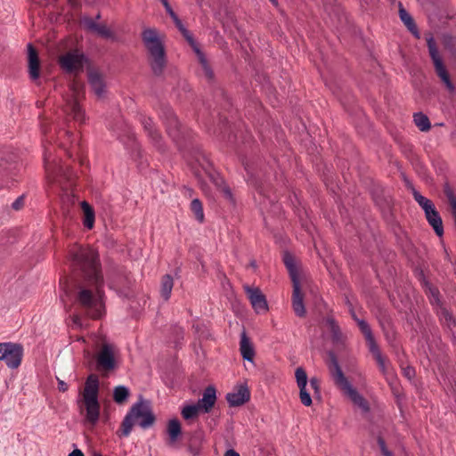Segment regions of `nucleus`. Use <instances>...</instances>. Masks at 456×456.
Listing matches in <instances>:
<instances>
[{"label":"nucleus","mask_w":456,"mask_h":456,"mask_svg":"<svg viewBox=\"0 0 456 456\" xmlns=\"http://www.w3.org/2000/svg\"><path fill=\"white\" fill-rule=\"evenodd\" d=\"M71 319H72L73 325L76 328H82L83 327L82 319H81V317L78 314H73L71 316Z\"/></svg>","instance_id":"42"},{"label":"nucleus","mask_w":456,"mask_h":456,"mask_svg":"<svg viewBox=\"0 0 456 456\" xmlns=\"http://www.w3.org/2000/svg\"><path fill=\"white\" fill-rule=\"evenodd\" d=\"M284 264L289 272V275H290L292 283L295 284V281L299 282L294 258L292 257V256H290L288 253L285 254L284 255Z\"/></svg>","instance_id":"29"},{"label":"nucleus","mask_w":456,"mask_h":456,"mask_svg":"<svg viewBox=\"0 0 456 456\" xmlns=\"http://www.w3.org/2000/svg\"><path fill=\"white\" fill-rule=\"evenodd\" d=\"M379 444L382 453L385 456H392L390 452H388V450L387 449L385 442L381 438L379 439Z\"/></svg>","instance_id":"46"},{"label":"nucleus","mask_w":456,"mask_h":456,"mask_svg":"<svg viewBox=\"0 0 456 456\" xmlns=\"http://www.w3.org/2000/svg\"><path fill=\"white\" fill-rule=\"evenodd\" d=\"M96 370L101 373L114 370V352L111 346H102L96 357Z\"/></svg>","instance_id":"11"},{"label":"nucleus","mask_w":456,"mask_h":456,"mask_svg":"<svg viewBox=\"0 0 456 456\" xmlns=\"http://www.w3.org/2000/svg\"><path fill=\"white\" fill-rule=\"evenodd\" d=\"M452 208V213L456 222V198L449 201Z\"/></svg>","instance_id":"47"},{"label":"nucleus","mask_w":456,"mask_h":456,"mask_svg":"<svg viewBox=\"0 0 456 456\" xmlns=\"http://www.w3.org/2000/svg\"><path fill=\"white\" fill-rule=\"evenodd\" d=\"M270 1H271L272 3H273V4H276V3H277V1H276V0H270Z\"/></svg>","instance_id":"57"},{"label":"nucleus","mask_w":456,"mask_h":456,"mask_svg":"<svg viewBox=\"0 0 456 456\" xmlns=\"http://www.w3.org/2000/svg\"><path fill=\"white\" fill-rule=\"evenodd\" d=\"M424 287L426 289V293L429 297V299L432 304H439V292L436 288L433 287L428 281L424 282Z\"/></svg>","instance_id":"37"},{"label":"nucleus","mask_w":456,"mask_h":456,"mask_svg":"<svg viewBox=\"0 0 456 456\" xmlns=\"http://www.w3.org/2000/svg\"><path fill=\"white\" fill-rule=\"evenodd\" d=\"M444 317L445 319V321L447 322V324L448 326H451V322L454 323V320L452 319V315L446 312V311H444Z\"/></svg>","instance_id":"48"},{"label":"nucleus","mask_w":456,"mask_h":456,"mask_svg":"<svg viewBox=\"0 0 456 456\" xmlns=\"http://www.w3.org/2000/svg\"><path fill=\"white\" fill-rule=\"evenodd\" d=\"M81 208L84 213V225L87 229H92L94 224V212L86 201L81 202Z\"/></svg>","instance_id":"25"},{"label":"nucleus","mask_w":456,"mask_h":456,"mask_svg":"<svg viewBox=\"0 0 456 456\" xmlns=\"http://www.w3.org/2000/svg\"><path fill=\"white\" fill-rule=\"evenodd\" d=\"M354 320L356 321V322L359 326V329L364 335L366 342L368 344V346L370 347L371 346L376 345L374 337L372 335V332H371V330H370L369 324L364 320H361L356 317H354Z\"/></svg>","instance_id":"27"},{"label":"nucleus","mask_w":456,"mask_h":456,"mask_svg":"<svg viewBox=\"0 0 456 456\" xmlns=\"http://www.w3.org/2000/svg\"><path fill=\"white\" fill-rule=\"evenodd\" d=\"M428 224L433 227L437 236L441 237L444 234V227L442 218L436 208L425 213Z\"/></svg>","instance_id":"20"},{"label":"nucleus","mask_w":456,"mask_h":456,"mask_svg":"<svg viewBox=\"0 0 456 456\" xmlns=\"http://www.w3.org/2000/svg\"><path fill=\"white\" fill-rule=\"evenodd\" d=\"M413 121L416 126L422 132H427L431 127V124L428 116L422 112L415 113L413 116Z\"/></svg>","instance_id":"28"},{"label":"nucleus","mask_w":456,"mask_h":456,"mask_svg":"<svg viewBox=\"0 0 456 456\" xmlns=\"http://www.w3.org/2000/svg\"><path fill=\"white\" fill-rule=\"evenodd\" d=\"M88 81L94 94L99 98L103 97L105 94V85L102 77L98 73L90 72Z\"/></svg>","instance_id":"22"},{"label":"nucleus","mask_w":456,"mask_h":456,"mask_svg":"<svg viewBox=\"0 0 456 456\" xmlns=\"http://www.w3.org/2000/svg\"><path fill=\"white\" fill-rule=\"evenodd\" d=\"M224 456H240V454L232 449L228 450Z\"/></svg>","instance_id":"52"},{"label":"nucleus","mask_w":456,"mask_h":456,"mask_svg":"<svg viewBox=\"0 0 456 456\" xmlns=\"http://www.w3.org/2000/svg\"><path fill=\"white\" fill-rule=\"evenodd\" d=\"M64 134L69 138L70 136H72V133L69 132V131H65Z\"/></svg>","instance_id":"55"},{"label":"nucleus","mask_w":456,"mask_h":456,"mask_svg":"<svg viewBox=\"0 0 456 456\" xmlns=\"http://www.w3.org/2000/svg\"><path fill=\"white\" fill-rule=\"evenodd\" d=\"M23 204H24V197L20 196L12 203V207L13 209L19 210L21 208Z\"/></svg>","instance_id":"43"},{"label":"nucleus","mask_w":456,"mask_h":456,"mask_svg":"<svg viewBox=\"0 0 456 456\" xmlns=\"http://www.w3.org/2000/svg\"><path fill=\"white\" fill-rule=\"evenodd\" d=\"M99 379L95 374H90L86 380L82 392V401L86 408V419L94 424L100 415V403L98 401Z\"/></svg>","instance_id":"3"},{"label":"nucleus","mask_w":456,"mask_h":456,"mask_svg":"<svg viewBox=\"0 0 456 456\" xmlns=\"http://www.w3.org/2000/svg\"><path fill=\"white\" fill-rule=\"evenodd\" d=\"M200 412L202 411L197 403L184 406L182 410V415L185 419H192L196 417Z\"/></svg>","instance_id":"35"},{"label":"nucleus","mask_w":456,"mask_h":456,"mask_svg":"<svg viewBox=\"0 0 456 456\" xmlns=\"http://www.w3.org/2000/svg\"><path fill=\"white\" fill-rule=\"evenodd\" d=\"M216 400V389L214 387H208L203 395L202 398L197 403L202 412H208L214 406Z\"/></svg>","instance_id":"17"},{"label":"nucleus","mask_w":456,"mask_h":456,"mask_svg":"<svg viewBox=\"0 0 456 456\" xmlns=\"http://www.w3.org/2000/svg\"><path fill=\"white\" fill-rule=\"evenodd\" d=\"M69 456H84L83 452L79 449H75L72 451Z\"/></svg>","instance_id":"50"},{"label":"nucleus","mask_w":456,"mask_h":456,"mask_svg":"<svg viewBox=\"0 0 456 456\" xmlns=\"http://www.w3.org/2000/svg\"><path fill=\"white\" fill-rule=\"evenodd\" d=\"M70 261L74 271L77 273L73 288L65 287L69 296L72 289L77 292L76 303L92 318H99L100 303L94 296V290L99 292L102 283L98 264V256L92 248L76 246L70 250Z\"/></svg>","instance_id":"1"},{"label":"nucleus","mask_w":456,"mask_h":456,"mask_svg":"<svg viewBox=\"0 0 456 456\" xmlns=\"http://www.w3.org/2000/svg\"><path fill=\"white\" fill-rule=\"evenodd\" d=\"M42 131H43V133H44V134H45V135H47L48 131H47V129L45 127V126H44V125H42Z\"/></svg>","instance_id":"53"},{"label":"nucleus","mask_w":456,"mask_h":456,"mask_svg":"<svg viewBox=\"0 0 456 456\" xmlns=\"http://www.w3.org/2000/svg\"><path fill=\"white\" fill-rule=\"evenodd\" d=\"M219 191L227 200L233 203L234 200H233L232 193L231 191V189L227 185L220 186Z\"/></svg>","instance_id":"40"},{"label":"nucleus","mask_w":456,"mask_h":456,"mask_svg":"<svg viewBox=\"0 0 456 456\" xmlns=\"http://www.w3.org/2000/svg\"><path fill=\"white\" fill-rule=\"evenodd\" d=\"M142 41L149 54V61L153 73L159 76L166 67L167 59L162 40L155 28H145L142 34Z\"/></svg>","instance_id":"2"},{"label":"nucleus","mask_w":456,"mask_h":456,"mask_svg":"<svg viewBox=\"0 0 456 456\" xmlns=\"http://www.w3.org/2000/svg\"><path fill=\"white\" fill-rule=\"evenodd\" d=\"M162 4L164 5L167 12L169 14V16L172 18V20L174 18L176 19V14L175 13V12L173 11V9L171 8L169 3L167 0H162Z\"/></svg>","instance_id":"41"},{"label":"nucleus","mask_w":456,"mask_h":456,"mask_svg":"<svg viewBox=\"0 0 456 456\" xmlns=\"http://www.w3.org/2000/svg\"><path fill=\"white\" fill-rule=\"evenodd\" d=\"M92 456H103L101 452H94Z\"/></svg>","instance_id":"54"},{"label":"nucleus","mask_w":456,"mask_h":456,"mask_svg":"<svg viewBox=\"0 0 456 456\" xmlns=\"http://www.w3.org/2000/svg\"><path fill=\"white\" fill-rule=\"evenodd\" d=\"M58 389L61 392H65L68 390V385L62 380H59L58 382Z\"/></svg>","instance_id":"49"},{"label":"nucleus","mask_w":456,"mask_h":456,"mask_svg":"<svg viewBox=\"0 0 456 456\" xmlns=\"http://www.w3.org/2000/svg\"><path fill=\"white\" fill-rule=\"evenodd\" d=\"M326 326L327 330L331 335L332 340L336 344H342L343 343V335L340 332V330L338 326L336 324L333 319H327L326 320Z\"/></svg>","instance_id":"26"},{"label":"nucleus","mask_w":456,"mask_h":456,"mask_svg":"<svg viewBox=\"0 0 456 456\" xmlns=\"http://www.w3.org/2000/svg\"><path fill=\"white\" fill-rule=\"evenodd\" d=\"M399 15H400V19L404 23V25L408 28V29L411 33L418 35L417 28H416L415 23H414L411 16L403 7H401L399 10Z\"/></svg>","instance_id":"31"},{"label":"nucleus","mask_w":456,"mask_h":456,"mask_svg":"<svg viewBox=\"0 0 456 456\" xmlns=\"http://www.w3.org/2000/svg\"><path fill=\"white\" fill-rule=\"evenodd\" d=\"M69 4L75 5V0H69Z\"/></svg>","instance_id":"56"},{"label":"nucleus","mask_w":456,"mask_h":456,"mask_svg":"<svg viewBox=\"0 0 456 456\" xmlns=\"http://www.w3.org/2000/svg\"><path fill=\"white\" fill-rule=\"evenodd\" d=\"M174 281L169 274H166L161 279L160 283V296L164 300H168L173 289Z\"/></svg>","instance_id":"23"},{"label":"nucleus","mask_w":456,"mask_h":456,"mask_svg":"<svg viewBox=\"0 0 456 456\" xmlns=\"http://www.w3.org/2000/svg\"><path fill=\"white\" fill-rule=\"evenodd\" d=\"M298 388H299V398H300L301 403L305 406H310L313 402H312L311 395H310L309 392L307 391L306 386L298 387Z\"/></svg>","instance_id":"39"},{"label":"nucleus","mask_w":456,"mask_h":456,"mask_svg":"<svg viewBox=\"0 0 456 456\" xmlns=\"http://www.w3.org/2000/svg\"><path fill=\"white\" fill-rule=\"evenodd\" d=\"M169 444H174L181 434V425L177 419H171L167 424Z\"/></svg>","instance_id":"24"},{"label":"nucleus","mask_w":456,"mask_h":456,"mask_svg":"<svg viewBox=\"0 0 456 456\" xmlns=\"http://www.w3.org/2000/svg\"><path fill=\"white\" fill-rule=\"evenodd\" d=\"M79 87V85H72V96L67 100L64 111L67 113V115L71 116L75 121L78 123H83L85 121L86 116L77 99L80 90Z\"/></svg>","instance_id":"10"},{"label":"nucleus","mask_w":456,"mask_h":456,"mask_svg":"<svg viewBox=\"0 0 456 456\" xmlns=\"http://www.w3.org/2000/svg\"><path fill=\"white\" fill-rule=\"evenodd\" d=\"M160 2L162 3V0H160Z\"/></svg>","instance_id":"58"},{"label":"nucleus","mask_w":456,"mask_h":456,"mask_svg":"<svg viewBox=\"0 0 456 456\" xmlns=\"http://www.w3.org/2000/svg\"><path fill=\"white\" fill-rule=\"evenodd\" d=\"M244 290L247 293L250 304L256 314H265L267 312V301L259 288L245 285Z\"/></svg>","instance_id":"12"},{"label":"nucleus","mask_w":456,"mask_h":456,"mask_svg":"<svg viewBox=\"0 0 456 456\" xmlns=\"http://www.w3.org/2000/svg\"><path fill=\"white\" fill-rule=\"evenodd\" d=\"M49 155L47 151L44 153V159H45V172L47 175V177L52 180V182H60L61 179L63 177V179L67 181H71L73 178V174L68 170L65 169L63 167H54L52 168V167L48 164L49 162Z\"/></svg>","instance_id":"13"},{"label":"nucleus","mask_w":456,"mask_h":456,"mask_svg":"<svg viewBox=\"0 0 456 456\" xmlns=\"http://www.w3.org/2000/svg\"><path fill=\"white\" fill-rule=\"evenodd\" d=\"M28 73L32 80H36L39 77V59L37 50L32 45H28Z\"/></svg>","instance_id":"19"},{"label":"nucleus","mask_w":456,"mask_h":456,"mask_svg":"<svg viewBox=\"0 0 456 456\" xmlns=\"http://www.w3.org/2000/svg\"><path fill=\"white\" fill-rule=\"evenodd\" d=\"M295 377L297 387L307 386V375L305 370L302 367L297 368L295 371Z\"/></svg>","instance_id":"38"},{"label":"nucleus","mask_w":456,"mask_h":456,"mask_svg":"<svg viewBox=\"0 0 456 456\" xmlns=\"http://www.w3.org/2000/svg\"><path fill=\"white\" fill-rule=\"evenodd\" d=\"M86 57L77 49L70 50L59 57V65L63 71L69 74H77L84 69Z\"/></svg>","instance_id":"6"},{"label":"nucleus","mask_w":456,"mask_h":456,"mask_svg":"<svg viewBox=\"0 0 456 456\" xmlns=\"http://www.w3.org/2000/svg\"><path fill=\"white\" fill-rule=\"evenodd\" d=\"M445 193H446V196H447L449 201L456 198L455 195L453 194V192L450 189H447L445 191Z\"/></svg>","instance_id":"51"},{"label":"nucleus","mask_w":456,"mask_h":456,"mask_svg":"<svg viewBox=\"0 0 456 456\" xmlns=\"http://www.w3.org/2000/svg\"><path fill=\"white\" fill-rule=\"evenodd\" d=\"M330 359L332 363L331 373L335 384L344 392L346 395L349 397V399L356 406H358L363 411H367L369 409L368 403L348 382L346 378L344 376L334 354L332 353H330Z\"/></svg>","instance_id":"5"},{"label":"nucleus","mask_w":456,"mask_h":456,"mask_svg":"<svg viewBox=\"0 0 456 456\" xmlns=\"http://www.w3.org/2000/svg\"><path fill=\"white\" fill-rule=\"evenodd\" d=\"M250 393L246 386H240L236 390L228 393L227 402L231 406H239L249 400Z\"/></svg>","instance_id":"15"},{"label":"nucleus","mask_w":456,"mask_h":456,"mask_svg":"<svg viewBox=\"0 0 456 456\" xmlns=\"http://www.w3.org/2000/svg\"><path fill=\"white\" fill-rule=\"evenodd\" d=\"M240 351L244 360L253 362L255 356V349L245 332H242L240 341Z\"/></svg>","instance_id":"21"},{"label":"nucleus","mask_w":456,"mask_h":456,"mask_svg":"<svg viewBox=\"0 0 456 456\" xmlns=\"http://www.w3.org/2000/svg\"><path fill=\"white\" fill-rule=\"evenodd\" d=\"M403 370L404 376L409 379H411L415 375V370L411 367H406Z\"/></svg>","instance_id":"45"},{"label":"nucleus","mask_w":456,"mask_h":456,"mask_svg":"<svg viewBox=\"0 0 456 456\" xmlns=\"http://www.w3.org/2000/svg\"><path fill=\"white\" fill-rule=\"evenodd\" d=\"M191 210L192 211V213L195 216V218L198 221L202 222L204 220V213H203L202 204L199 200L195 199L191 201Z\"/></svg>","instance_id":"36"},{"label":"nucleus","mask_w":456,"mask_h":456,"mask_svg":"<svg viewBox=\"0 0 456 456\" xmlns=\"http://www.w3.org/2000/svg\"><path fill=\"white\" fill-rule=\"evenodd\" d=\"M130 390L125 386H116V403L123 404L127 402Z\"/></svg>","instance_id":"34"},{"label":"nucleus","mask_w":456,"mask_h":456,"mask_svg":"<svg viewBox=\"0 0 456 456\" xmlns=\"http://www.w3.org/2000/svg\"><path fill=\"white\" fill-rule=\"evenodd\" d=\"M23 354L22 346L19 344L5 342L0 343V361H4L11 369L20 365Z\"/></svg>","instance_id":"8"},{"label":"nucleus","mask_w":456,"mask_h":456,"mask_svg":"<svg viewBox=\"0 0 456 456\" xmlns=\"http://www.w3.org/2000/svg\"><path fill=\"white\" fill-rule=\"evenodd\" d=\"M310 387L315 392V393H318L319 392V388H320V383H319V380L318 379L316 378H312L310 379Z\"/></svg>","instance_id":"44"},{"label":"nucleus","mask_w":456,"mask_h":456,"mask_svg":"<svg viewBox=\"0 0 456 456\" xmlns=\"http://www.w3.org/2000/svg\"><path fill=\"white\" fill-rule=\"evenodd\" d=\"M155 417L149 405L142 402L135 403L122 422V435L128 436L134 424L142 428H148L153 425Z\"/></svg>","instance_id":"4"},{"label":"nucleus","mask_w":456,"mask_h":456,"mask_svg":"<svg viewBox=\"0 0 456 456\" xmlns=\"http://www.w3.org/2000/svg\"><path fill=\"white\" fill-rule=\"evenodd\" d=\"M370 351L372 353V354L375 357V360L377 361L381 371L383 373L387 372V363L386 362V358L381 354L378 345L371 346L369 347Z\"/></svg>","instance_id":"30"},{"label":"nucleus","mask_w":456,"mask_h":456,"mask_svg":"<svg viewBox=\"0 0 456 456\" xmlns=\"http://www.w3.org/2000/svg\"><path fill=\"white\" fill-rule=\"evenodd\" d=\"M428 46L429 54L431 56V59H432L434 66H435V70H436V75L439 77L441 81L444 84L446 89L450 93H454L455 86H453V84L452 83V81L450 79V76L447 72L445 66L443 63L442 58L437 51L436 42L433 39V37H429L428 39Z\"/></svg>","instance_id":"7"},{"label":"nucleus","mask_w":456,"mask_h":456,"mask_svg":"<svg viewBox=\"0 0 456 456\" xmlns=\"http://www.w3.org/2000/svg\"><path fill=\"white\" fill-rule=\"evenodd\" d=\"M142 124L144 129L148 132L149 135L152 138L153 141L158 142L160 138L159 132L154 129V124L151 118H143L142 119Z\"/></svg>","instance_id":"33"},{"label":"nucleus","mask_w":456,"mask_h":456,"mask_svg":"<svg viewBox=\"0 0 456 456\" xmlns=\"http://www.w3.org/2000/svg\"><path fill=\"white\" fill-rule=\"evenodd\" d=\"M163 118L166 123L168 134L173 138V140L177 141L179 134L182 132L179 129V122L176 116L172 110L167 109L164 113Z\"/></svg>","instance_id":"16"},{"label":"nucleus","mask_w":456,"mask_h":456,"mask_svg":"<svg viewBox=\"0 0 456 456\" xmlns=\"http://www.w3.org/2000/svg\"><path fill=\"white\" fill-rule=\"evenodd\" d=\"M292 307L295 314L303 317L305 314V308L303 301V294L300 290L299 282H296L293 284V294H292Z\"/></svg>","instance_id":"18"},{"label":"nucleus","mask_w":456,"mask_h":456,"mask_svg":"<svg viewBox=\"0 0 456 456\" xmlns=\"http://www.w3.org/2000/svg\"><path fill=\"white\" fill-rule=\"evenodd\" d=\"M82 25L91 33L108 38L111 36L110 30L102 23H97L92 18L85 16L81 19Z\"/></svg>","instance_id":"14"},{"label":"nucleus","mask_w":456,"mask_h":456,"mask_svg":"<svg viewBox=\"0 0 456 456\" xmlns=\"http://www.w3.org/2000/svg\"><path fill=\"white\" fill-rule=\"evenodd\" d=\"M412 194H413V197H414V200L418 202V204L422 208V209L424 210V212L426 213L427 211L432 209L433 208H435L434 204L432 203L431 200H429L428 199H427L426 197L422 196L419 191H417L416 190H413L412 191Z\"/></svg>","instance_id":"32"},{"label":"nucleus","mask_w":456,"mask_h":456,"mask_svg":"<svg viewBox=\"0 0 456 456\" xmlns=\"http://www.w3.org/2000/svg\"><path fill=\"white\" fill-rule=\"evenodd\" d=\"M173 20H174L175 24L176 25V27L178 28V29L182 32L183 36L186 38V40L189 42V44L194 50V52L198 57V60H199V62L200 65V69H201L203 75L208 79H211L213 77V71H212L204 53L200 50V48H199L198 45L196 44V42L194 41L192 36L183 27V25L182 21L180 20V19L178 18V16H176V19L174 18Z\"/></svg>","instance_id":"9"}]
</instances>
